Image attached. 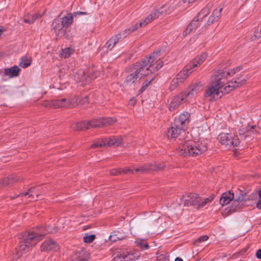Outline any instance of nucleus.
Listing matches in <instances>:
<instances>
[{
  "label": "nucleus",
  "mask_w": 261,
  "mask_h": 261,
  "mask_svg": "<svg viewBox=\"0 0 261 261\" xmlns=\"http://www.w3.org/2000/svg\"><path fill=\"white\" fill-rule=\"evenodd\" d=\"M256 206L258 209L261 210V200H259L257 203Z\"/></svg>",
  "instance_id": "58"
},
{
  "label": "nucleus",
  "mask_w": 261,
  "mask_h": 261,
  "mask_svg": "<svg viewBox=\"0 0 261 261\" xmlns=\"http://www.w3.org/2000/svg\"><path fill=\"white\" fill-rule=\"evenodd\" d=\"M65 99L63 100H53L50 101H44L42 102V105L45 107H54L56 108L59 107H63L65 106V105H62L63 102L65 101Z\"/></svg>",
  "instance_id": "24"
},
{
  "label": "nucleus",
  "mask_w": 261,
  "mask_h": 261,
  "mask_svg": "<svg viewBox=\"0 0 261 261\" xmlns=\"http://www.w3.org/2000/svg\"><path fill=\"white\" fill-rule=\"evenodd\" d=\"M241 202L238 201L237 203H235L234 202V200H233L232 206L231 207L230 209L229 210H225V211L224 212H223V215H224L225 213V216H226L227 215L241 208Z\"/></svg>",
  "instance_id": "35"
},
{
  "label": "nucleus",
  "mask_w": 261,
  "mask_h": 261,
  "mask_svg": "<svg viewBox=\"0 0 261 261\" xmlns=\"http://www.w3.org/2000/svg\"><path fill=\"white\" fill-rule=\"evenodd\" d=\"M88 101L87 97H85L83 102H81L82 104H84L85 102Z\"/></svg>",
  "instance_id": "60"
},
{
  "label": "nucleus",
  "mask_w": 261,
  "mask_h": 261,
  "mask_svg": "<svg viewBox=\"0 0 261 261\" xmlns=\"http://www.w3.org/2000/svg\"><path fill=\"white\" fill-rule=\"evenodd\" d=\"M160 52H154L149 58L136 63L133 67L132 73L126 76L124 82V86L136 84L143 77L155 72L162 67L163 61L158 59Z\"/></svg>",
  "instance_id": "1"
},
{
  "label": "nucleus",
  "mask_w": 261,
  "mask_h": 261,
  "mask_svg": "<svg viewBox=\"0 0 261 261\" xmlns=\"http://www.w3.org/2000/svg\"><path fill=\"white\" fill-rule=\"evenodd\" d=\"M220 143L226 149L237 146L240 143L239 138L228 133H221L218 137Z\"/></svg>",
  "instance_id": "8"
},
{
  "label": "nucleus",
  "mask_w": 261,
  "mask_h": 261,
  "mask_svg": "<svg viewBox=\"0 0 261 261\" xmlns=\"http://www.w3.org/2000/svg\"><path fill=\"white\" fill-rule=\"evenodd\" d=\"M165 261H169L168 259H166Z\"/></svg>",
  "instance_id": "64"
},
{
  "label": "nucleus",
  "mask_w": 261,
  "mask_h": 261,
  "mask_svg": "<svg viewBox=\"0 0 261 261\" xmlns=\"http://www.w3.org/2000/svg\"><path fill=\"white\" fill-rule=\"evenodd\" d=\"M72 50L70 48H66L62 49L61 53V56L62 57L66 58H68L72 54Z\"/></svg>",
  "instance_id": "42"
},
{
  "label": "nucleus",
  "mask_w": 261,
  "mask_h": 261,
  "mask_svg": "<svg viewBox=\"0 0 261 261\" xmlns=\"http://www.w3.org/2000/svg\"><path fill=\"white\" fill-rule=\"evenodd\" d=\"M136 103V99L134 98L131 99L129 101V104L134 105Z\"/></svg>",
  "instance_id": "57"
},
{
  "label": "nucleus",
  "mask_w": 261,
  "mask_h": 261,
  "mask_svg": "<svg viewBox=\"0 0 261 261\" xmlns=\"http://www.w3.org/2000/svg\"><path fill=\"white\" fill-rule=\"evenodd\" d=\"M256 257L258 259H261V249L257 250L255 253Z\"/></svg>",
  "instance_id": "51"
},
{
  "label": "nucleus",
  "mask_w": 261,
  "mask_h": 261,
  "mask_svg": "<svg viewBox=\"0 0 261 261\" xmlns=\"http://www.w3.org/2000/svg\"><path fill=\"white\" fill-rule=\"evenodd\" d=\"M172 124L171 125V126L170 127V129L168 130L167 132V136L168 137H171L172 138H179V140H181L183 139L185 137V129H183V132H179L180 129H181V127H177V128H176L174 131V134L173 136L170 135L169 134V132L172 129Z\"/></svg>",
  "instance_id": "27"
},
{
  "label": "nucleus",
  "mask_w": 261,
  "mask_h": 261,
  "mask_svg": "<svg viewBox=\"0 0 261 261\" xmlns=\"http://www.w3.org/2000/svg\"><path fill=\"white\" fill-rule=\"evenodd\" d=\"M29 198H30V200H37L36 195L34 193H30L29 194H27Z\"/></svg>",
  "instance_id": "49"
},
{
  "label": "nucleus",
  "mask_w": 261,
  "mask_h": 261,
  "mask_svg": "<svg viewBox=\"0 0 261 261\" xmlns=\"http://www.w3.org/2000/svg\"><path fill=\"white\" fill-rule=\"evenodd\" d=\"M65 99V100L62 103L63 105H65V106L63 107H57L56 108H71L72 107H74L76 105L78 104L79 102L81 103L79 101L78 98H74V99H66V98H62V99H59L58 100H63Z\"/></svg>",
  "instance_id": "23"
},
{
  "label": "nucleus",
  "mask_w": 261,
  "mask_h": 261,
  "mask_svg": "<svg viewBox=\"0 0 261 261\" xmlns=\"http://www.w3.org/2000/svg\"><path fill=\"white\" fill-rule=\"evenodd\" d=\"M225 70H219L215 72L211 77V81L218 83L222 86H226L227 85H225V83L226 81L227 76L225 74Z\"/></svg>",
  "instance_id": "13"
},
{
  "label": "nucleus",
  "mask_w": 261,
  "mask_h": 261,
  "mask_svg": "<svg viewBox=\"0 0 261 261\" xmlns=\"http://www.w3.org/2000/svg\"><path fill=\"white\" fill-rule=\"evenodd\" d=\"M149 247V246L147 244H145L141 245V248L144 249H147Z\"/></svg>",
  "instance_id": "56"
},
{
  "label": "nucleus",
  "mask_w": 261,
  "mask_h": 261,
  "mask_svg": "<svg viewBox=\"0 0 261 261\" xmlns=\"http://www.w3.org/2000/svg\"><path fill=\"white\" fill-rule=\"evenodd\" d=\"M240 137H241V138L242 139V138L243 137V135H241V134H240Z\"/></svg>",
  "instance_id": "63"
},
{
  "label": "nucleus",
  "mask_w": 261,
  "mask_h": 261,
  "mask_svg": "<svg viewBox=\"0 0 261 261\" xmlns=\"http://www.w3.org/2000/svg\"><path fill=\"white\" fill-rule=\"evenodd\" d=\"M59 249L58 244L52 240H48L44 242L40 247L41 251L48 252L56 251Z\"/></svg>",
  "instance_id": "17"
},
{
  "label": "nucleus",
  "mask_w": 261,
  "mask_h": 261,
  "mask_svg": "<svg viewBox=\"0 0 261 261\" xmlns=\"http://www.w3.org/2000/svg\"><path fill=\"white\" fill-rule=\"evenodd\" d=\"M186 102V101L181 93L174 96L171 100L169 104V109L170 111H173L178 108L181 103Z\"/></svg>",
  "instance_id": "15"
},
{
  "label": "nucleus",
  "mask_w": 261,
  "mask_h": 261,
  "mask_svg": "<svg viewBox=\"0 0 261 261\" xmlns=\"http://www.w3.org/2000/svg\"><path fill=\"white\" fill-rule=\"evenodd\" d=\"M41 15H39L38 14H35L32 16L31 19H32V20H33V22H34L39 17H41Z\"/></svg>",
  "instance_id": "52"
},
{
  "label": "nucleus",
  "mask_w": 261,
  "mask_h": 261,
  "mask_svg": "<svg viewBox=\"0 0 261 261\" xmlns=\"http://www.w3.org/2000/svg\"><path fill=\"white\" fill-rule=\"evenodd\" d=\"M74 261H88V254L84 250L76 252L72 257Z\"/></svg>",
  "instance_id": "22"
},
{
  "label": "nucleus",
  "mask_w": 261,
  "mask_h": 261,
  "mask_svg": "<svg viewBox=\"0 0 261 261\" xmlns=\"http://www.w3.org/2000/svg\"><path fill=\"white\" fill-rule=\"evenodd\" d=\"M254 36L255 37L254 39H258L261 36V33L260 32L257 30L256 31H255L254 33Z\"/></svg>",
  "instance_id": "50"
},
{
  "label": "nucleus",
  "mask_w": 261,
  "mask_h": 261,
  "mask_svg": "<svg viewBox=\"0 0 261 261\" xmlns=\"http://www.w3.org/2000/svg\"><path fill=\"white\" fill-rule=\"evenodd\" d=\"M241 69V68L240 67H237L233 69H231L230 70L225 69V71L226 73L225 74H226L227 76H231L233 75L235 73L238 72Z\"/></svg>",
  "instance_id": "43"
},
{
  "label": "nucleus",
  "mask_w": 261,
  "mask_h": 261,
  "mask_svg": "<svg viewBox=\"0 0 261 261\" xmlns=\"http://www.w3.org/2000/svg\"><path fill=\"white\" fill-rule=\"evenodd\" d=\"M223 10V8H219L215 9L212 15L210 16L207 24L211 25L216 21H217L221 16V12Z\"/></svg>",
  "instance_id": "20"
},
{
  "label": "nucleus",
  "mask_w": 261,
  "mask_h": 261,
  "mask_svg": "<svg viewBox=\"0 0 261 261\" xmlns=\"http://www.w3.org/2000/svg\"><path fill=\"white\" fill-rule=\"evenodd\" d=\"M127 237L126 233L123 231L114 230L111 232L109 239L112 242H116L125 239Z\"/></svg>",
  "instance_id": "18"
},
{
  "label": "nucleus",
  "mask_w": 261,
  "mask_h": 261,
  "mask_svg": "<svg viewBox=\"0 0 261 261\" xmlns=\"http://www.w3.org/2000/svg\"><path fill=\"white\" fill-rule=\"evenodd\" d=\"M88 121H82L77 122L76 124V129L77 130H83L84 129H90Z\"/></svg>",
  "instance_id": "38"
},
{
  "label": "nucleus",
  "mask_w": 261,
  "mask_h": 261,
  "mask_svg": "<svg viewBox=\"0 0 261 261\" xmlns=\"http://www.w3.org/2000/svg\"><path fill=\"white\" fill-rule=\"evenodd\" d=\"M71 74H73L74 79L75 81L79 82H85V84L90 82L92 79V77L86 75L85 71L82 69L76 70L75 72L72 71Z\"/></svg>",
  "instance_id": "14"
},
{
  "label": "nucleus",
  "mask_w": 261,
  "mask_h": 261,
  "mask_svg": "<svg viewBox=\"0 0 261 261\" xmlns=\"http://www.w3.org/2000/svg\"><path fill=\"white\" fill-rule=\"evenodd\" d=\"M234 198V193H231V191L224 193L220 198V204L222 205H227L233 200Z\"/></svg>",
  "instance_id": "19"
},
{
  "label": "nucleus",
  "mask_w": 261,
  "mask_h": 261,
  "mask_svg": "<svg viewBox=\"0 0 261 261\" xmlns=\"http://www.w3.org/2000/svg\"><path fill=\"white\" fill-rule=\"evenodd\" d=\"M20 180L19 178L16 175H11L7 178L3 179L0 182V188L3 186H6L13 184L14 182L18 181Z\"/></svg>",
  "instance_id": "29"
},
{
  "label": "nucleus",
  "mask_w": 261,
  "mask_h": 261,
  "mask_svg": "<svg viewBox=\"0 0 261 261\" xmlns=\"http://www.w3.org/2000/svg\"><path fill=\"white\" fill-rule=\"evenodd\" d=\"M175 261H183L182 259L179 257H176Z\"/></svg>",
  "instance_id": "61"
},
{
  "label": "nucleus",
  "mask_w": 261,
  "mask_h": 261,
  "mask_svg": "<svg viewBox=\"0 0 261 261\" xmlns=\"http://www.w3.org/2000/svg\"><path fill=\"white\" fill-rule=\"evenodd\" d=\"M200 87L201 85L200 83H195L190 86L188 89L193 92L195 94H197L199 92Z\"/></svg>",
  "instance_id": "41"
},
{
  "label": "nucleus",
  "mask_w": 261,
  "mask_h": 261,
  "mask_svg": "<svg viewBox=\"0 0 261 261\" xmlns=\"http://www.w3.org/2000/svg\"><path fill=\"white\" fill-rule=\"evenodd\" d=\"M95 239V234H91V235L86 234L85 236H84L83 238L84 241L85 243H89L92 242Z\"/></svg>",
  "instance_id": "44"
},
{
  "label": "nucleus",
  "mask_w": 261,
  "mask_h": 261,
  "mask_svg": "<svg viewBox=\"0 0 261 261\" xmlns=\"http://www.w3.org/2000/svg\"><path fill=\"white\" fill-rule=\"evenodd\" d=\"M147 86H148L147 84H146L145 85H143L140 89V91H141V92H142L145 89L146 87Z\"/></svg>",
  "instance_id": "59"
},
{
  "label": "nucleus",
  "mask_w": 261,
  "mask_h": 261,
  "mask_svg": "<svg viewBox=\"0 0 261 261\" xmlns=\"http://www.w3.org/2000/svg\"><path fill=\"white\" fill-rule=\"evenodd\" d=\"M254 128H255V126H252L250 127V128L246 132V134L245 135V137H247L248 136V134H249L250 132H253V129H254Z\"/></svg>",
  "instance_id": "54"
},
{
  "label": "nucleus",
  "mask_w": 261,
  "mask_h": 261,
  "mask_svg": "<svg viewBox=\"0 0 261 261\" xmlns=\"http://www.w3.org/2000/svg\"><path fill=\"white\" fill-rule=\"evenodd\" d=\"M181 83H182L181 81L175 76L171 81L169 89L170 91H172L175 90Z\"/></svg>",
  "instance_id": "36"
},
{
  "label": "nucleus",
  "mask_w": 261,
  "mask_h": 261,
  "mask_svg": "<svg viewBox=\"0 0 261 261\" xmlns=\"http://www.w3.org/2000/svg\"><path fill=\"white\" fill-rule=\"evenodd\" d=\"M42 192L41 189L32 188L29 189L27 192L22 193L21 195L22 196H26L27 194H29L30 193H34L36 195V198H38L39 196L41 195Z\"/></svg>",
  "instance_id": "37"
},
{
  "label": "nucleus",
  "mask_w": 261,
  "mask_h": 261,
  "mask_svg": "<svg viewBox=\"0 0 261 261\" xmlns=\"http://www.w3.org/2000/svg\"><path fill=\"white\" fill-rule=\"evenodd\" d=\"M135 171L136 173H145L148 171H153L156 170H161L163 169V166H157L156 165L146 164L141 165L138 167H135Z\"/></svg>",
  "instance_id": "12"
},
{
  "label": "nucleus",
  "mask_w": 261,
  "mask_h": 261,
  "mask_svg": "<svg viewBox=\"0 0 261 261\" xmlns=\"http://www.w3.org/2000/svg\"><path fill=\"white\" fill-rule=\"evenodd\" d=\"M135 167L132 168H128L126 167L124 169H122V173L124 174H135Z\"/></svg>",
  "instance_id": "45"
},
{
  "label": "nucleus",
  "mask_w": 261,
  "mask_h": 261,
  "mask_svg": "<svg viewBox=\"0 0 261 261\" xmlns=\"http://www.w3.org/2000/svg\"><path fill=\"white\" fill-rule=\"evenodd\" d=\"M206 57L207 55L205 53H203L200 56L196 57L185 66L182 70L176 75V76L183 83L190 74L194 71L195 68L201 65L204 62Z\"/></svg>",
  "instance_id": "6"
},
{
  "label": "nucleus",
  "mask_w": 261,
  "mask_h": 261,
  "mask_svg": "<svg viewBox=\"0 0 261 261\" xmlns=\"http://www.w3.org/2000/svg\"><path fill=\"white\" fill-rule=\"evenodd\" d=\"M215 198L214 195H211L207 198L201 199L199 197V200H198V204H197V208L203 207L206 205L207 204L210 203L212 202Z\"/></svg>",
  "instance_id": "30"
},
{
  "label": "nucleus",
  "mask_w": 261,
  "mask_h": 261,
  "mask_svg": "<svg viewBox=\"0 0 261 261\" xmlns=\"http://www.w3.org/2000/svg\"><path fill=\"white\" fill-rule=\"evenodd\" d=\"M174 10H175V9L172 3H171L168 6H162L159 9H155L152 11L139 23H137L134 26H133L129 29V31L133 32L139 28L145 26L151 21L159 18L164 14H171Z\"/></svg>",
  "instance_id": "5"
},
{
  "label": "nucleus",
  "mask_w": 261,
  "mask_h": 261,
  "mask_svg": "<svg viewBox=\"0 0 261 261\" xmlns=\"http://www.w3.org/2000/svg\"><path fill=\"white\" fill-rule=\"evenodd\" d=\"M175 10L182 11L188 8V0H175L172 2Z\"/></svg>",
  "instance_id": "21"
},
{
  "label": "nucleus",
  "mask_w": 261,
  "mask_h": 261,
  "mask_svg": "<svg viewBox=\"0 0 261 261\" xmlns=\"http://www.w3.org/2000/svg\"><path fill=\"white\" fill-rule=\"evenodd\" d=\"M20 69L17 66H14L11 68L5 69V74L9 77L17 76L19 73Z\"/></svg>",
  "instance_id": "28"
},
{
  "label": "nucleus",
  "mask_w": 261,
  "mask_h": 261,
  "mask_svg": "<svg viewBox=\"0 0 261 261\" xmlns=\"http://www.w3.org/2000/svg\"><path fill=\"white\" fill-rule=\"evenodd\" d=\"M198 200H199V197L197 194L191 193L185 195L181 198L180 199V202H179V204L184 206L193 205L197 207V204H199Z\"/></svg>",
  "instance_id": "10"
},
{
  "label": "nucleus",
  "mask_w": 261,
  "mask_h": 261,
  "mask_svg": "<svg viewBox=\"0 0 261 261\" xmlns=\"http://www.w3.org/2000/svg\"><path fill=\"white\" fill-rule=\"evenodd\" d=\"M114 261H133L137 259L140 256V253L138 251L134 252H123L115 254Z\"/></svg>",
  "instance_id": "11"
},
{
  "label": "nucleus",
  "mask_w": 261,
  "mask_h": 261,
  "mask_svg": "<svg viewBox=\"0 0 261 261\" xmlns=\"http://www.w3.org/2000/svg\"><path fill=\"white\" fill-rule=\"evenodd\" d=\"M58 19L60 20L62 25H63L65 29L70 25L73 21V17L71 15H69L68 16H66L63 18H58Z\"/></svg>",
  "instance_id": "34"
},
{
  "label": "nucleus",
  "mask_w": 261,
  "mask_h": 261,
  "mask_svg": "<svg viewBox=\"0 0 261 261\" xmlns=\"http://www.w3.org/2000/svg\"><path fill=\"white\" fill-rule=\"evenodd\" d=\"M213 7L212 3H208L198 14V17H205L211 11V9Z\"/></svg>",
  "instance_id": "33"
},
{
  "label": "nucleus",
  "mask_w": 261,
  "mask_h": 261,
  "mask_svg": "<svg viewBox=\"0 0 261 261\" xmlns=\"http://www.w3.org/2000/svg\"><path fill=\"white\" fill-rule=\"evenodd\" d=\"M31 58L26 56L22 57L19 63L20 66L22 68H26L30 66L31 64Z\"/></svg>",
  "instance_id": "39"
},
{
  "label": "nucleus",
  "mask_w": 261,
  "mask_h": 261,
  "mask_svg": "<svg viewBox=\"0 0 261 261\" xmlns=\"http://www.w3.org/2000/svg\"><path fill=\"white\" fill-rule=\"evenodd\" d=\"M244 199V196L242 194H240L238 196L236 194V197L233 198L234 202L237 203L238 201L242 202Z\"/></svg>",
  "instance_id": "47"
},
{
  "label": "nucleus",
  "mask_w": 261,
  "mask_h": 261,
  "mask_svg": "<svg viewBox=\"0 0 261 261\" xmlns=\"http://www.w3.org/2000/svg\"><path fill=\"white\" fill-rule=\"evenodd\" d=\"M206 143L198 141L193 142L188 141L181 142L177 149L179 154L184 156L199 155L207 150Z\"/></svg>",
  "instance_id": "4"
},
{
  "label": "nucleus",
  "mask_w": 261,
  "mask_h": 261,
  "mask_svg": "<svg viewBox=\"0 0 261 261\" xmlns=\"http://www.w3.org/2000/svg\"><path fill=\"white\" fill-rule=\"evenodd\" d=\"M122 174V169H113L110 171V174L113 176H117Z\"/></svg>",
  "instance_id": "46"
},
{
  "label": "nucleus",
  "mask_w": 261,
  "mask_h": 261,
  "mask_svg": "<svg viewBox=\"0 0 261 261\" xmlns=\"http://www.w3.org/2000/svg\"><path fill=\"white\" fill-rule=\"evenodd\" d=\"M121 36L120 34H117L114 37L111 38L106 44L103 48H106L107 50H111L115 45L119 41L121 38Z\"/></svg>",
  "instance_id": "26"
},
{
  "label": "nucleus",
  "mask_w": 261,
  "mask_h": 261,
  "mask_svg": "<svg viewBox=\"0 0 261 261\" xmlns=\"http://www.w3.org/2000/svg\"><path fill=\"white\" fill-rule=\"evenodd\" d=\"M198 21V18L194 19L193 20L191 21V23L187 26L186 29L184 31L183 35L184 36H186L189 34L193 30L196 29L199 25Z\"/></svg>",
  "instance_id": "25"
},
{
  "label": "nucleus",
  "mask_w": 261,
  "mask_h": 261,
  "mask_svg": "<svg viewBox=\"0 0 261 261\" xmlns=\"http://www.w3.org/2000/svg\"><path fill=\"white\" fill-rule=\"evenodd\" d=\"M186 102H191L196 95L193 92L191 91L189 89L181 92Z\"/></svg>",
  "instance_id": "32"
},
{
  "label": "nucleus",
  "mask_w": 261,
  "mask_h": 261,
  "mask_svg": "<svg viewBox=\"0 0 261 261\" xmlns=\"http://www.w3.org/2000/svg\"><path fill=\"white\" fill-rule=\"evenodd\" d=\"M53 30L58 37H61L65 34V29L62 25L59 19H55L53 22Z\"/></svg>",
  "instance_id": "16"
},
{
  "label": "nucleus",
  "mask_w": 261,
  "mask_h": 261,
  "mask_svg": "<svg viewBox=\"0 0 261 261\" xmlns=\"http://www.w3.org/2000/svg\"><path fill=\"white\" fill-rule=\"evenodd\" d=\"M258 195H259V197L261 198V190H260L259 191Z\"/></svg>",
  "instance_id": "62"
},
{
  "label": "nucleus",
  "mask_w": 261,
  "mask_h": 261,
  "mask_svg": "<svg viewBox=\"0 0 261 261\" xmlns=\"http://www.w3.org/2000/svg\"><path fill=\"white\" fill-rule=\"evenodd\" d=\"M208 239V237L206 235L202 236L200 237L197 241L195 242V244H196L197 242L201 243L204 241H206Z\"/></svg>",
  "instance_id": "48"
},
{
  "label": "nucleus",
  "mask_w": 261,
  "mask_h": 261,
  "mask_svg": "<svg viewBox=\"0 0 261 261\" xmlns=\"http://www.w3.org/2000/svg\"><path fill=\"white\" fill-rule=\"evenodd\" d=\"M77 15H87V13L86 12L77 11L74 13V16H76Z\"/></svg>",
  "instance_id": "53"
},
{
  "label": "nucleus",
  "mask_w": 261,
  "mask_h": 261,
  "mask_svg": "<svg viewBox=\"0 0 261 261\" xmlns=\"http://www.w3.org/2000/svg\"><path fill=\"white\" fill-rule=\"evenodd\" d=\"M190 114L188 112H184L180 114L177 118L174 120V123H172V128L169 132V134L173 136L174 131L176 130L177 127H181L179 132H183V129H186L187 126L189 122Z\"/></svg>",
  "instance_id": "9"
},
{
  "label": "nucleus",
  "mask_w": 261,
  "mask_h": 261,
  "mask_svg": "<svg viewBox=\"0 0 261 261\" xmlns=\"http://www.w3.org/2000/svg\"><path fill=\"white\" fill-rule=\"evenodd\" d=\"M88 122L90 125V129L91 128L103 127V123H102V118L92 119L88 121Z\"/></svg>",
  "instance_id": "31"
},
{
  "label": "nucleus",
  "mask_w": 261,
  "mask_h": 261,
  "mask_svg": "<svg viewBox=\"0 0 261 261\" xmlns=\"http://www.w3.org/2000/svg\"><path fill=\"white\" fill-rule=\"evenodd\" d=\"M245 80L238 78L227 84V86L223 87L218 83L212 82L211 85L207 88L205 93V97L215 98L221 97L223 93H228L233 89L242 86L245 83Z\"/></svg>",
  "instance_id": "3"
},
{
  "label": "nucleus",
  "mask_w": 261,
  "mask_h": 261,
  "mask_svg": "<svg viewBox=\"0 0 261 261\" xmlns=\"http://www.w3.org/2000/svg\"><path fill=\"white\" fill-rule=\"evenodd\" d=\"M123 139L121 136H112L110 138H106L99 139L92 145V147H101L109 146H118L123 145Z\"/></svg>",
  "instance_id": "7"
},
{
  "label": "nucleus",
  "mask_w": 261,
  "mask_h": 261,
  "mask_svg": "<svg viewBox=\"0 0 261 261\" xmlns=\"http://www.w3.org/2000/svg\"><path fill=\"white\" fill-rule=\"evenodd\" d=\"M102 119L103 127L111 126L117 121V119L115 118H102Z\"/></svg>",
  "instance_id": "40"
},
{
  "label": "nucleus",
  "mask_w": 261,
  "mask_h": 261,
  "mask_svg": "<svg viewBox=\"0 0 261 261\" xmlns=\"http://www.w3.org/2000/svg\"><path fill=\"white\" fill-rule=\"evenodd\" d=\"M24 21L25 22L28 23L29 24H31V23H33V20H32L31 18H29V19L25 18V19H24Z\"/></svg>",
  "instance_id": "55"
},
{
  "label": "nucleus",
  "mask_w": 261,
  "mask_h": 261,
  "mask_svg": "<svg viewBox=\"0 0 261 261\" xmlns=\"http://www.w3.org/2000/svg\"><path fill=\"white\" fill-rule=\"evenodd\" d=\"M53 232L50 229L41 227L25 233L23 235V241L16 249L17 257L19 258L28 252L32 246H35L42 239L43 236Z\"/></svg>",
  "instance_id": "2"
}]
</instances>
